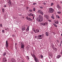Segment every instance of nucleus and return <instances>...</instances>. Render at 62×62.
<instances>
[{"mask_svg":"<svg viewBox=\"0 0 62 62\" xmlns=\"http://www.w3.org/2000/svg\"><path fill=\"white\" fill-rule=\"evenodd\" d=\"M5 30H7V29H5Z\"/></svg>","mask_w":62,"mask_h":62,"instance_id":"53","label":"nucleus"},{"mask_svg":"<svg viewBox=\"0 0 62 62\" xmlns=\"http://www.w3.org/2000/svg\"><path fill=\"white\" fill-rule=\"evenodd\" d=\"M54 50L55 51H56L57 50V49L56 48H55Z\"/></svg>","mask_w":62,"mask_h":62,"instance_id":"41","label":"nucleus"},{"mask_svg":"<svg viewBox=\"0 0 62 62\" xmlns=\"http://www.w3.org/2000/svg\"><path fill=\"white\" fill-rule=\"evenodd\" d=\"M7 61V60L6 59V58H3V62H5V61L6 62Z\"/></svg>","mask_w":62,"mask_h":62,"instance_id":"15","label":"nucleus"},{"mask_svg":"<svg viewBox=\"0 0 62 62\" xmlns=\"http://www.w3.org/2000/svg\"><path fill=\"white\" fill-rule=\"evenodd\" d=\"M27 59H29V56H27Z\"/></svg>","mask_w":62,"mask_h":62,"instance_id":"43","label":"nucleus"},{"mask_svg":"<svg viewBox=\"0 0 62 62\" xmlns=\"http://www.w3.org/2000/svg\"><path fill=\"white\" fill-rule=\"evenodd\" d=\"M56 17L57 18H60V17L58 15H56Z\"/></svg>","mask_w":62,"mask_h":62,"instance_id":"23","label":"nucleus"},{"mask_svg":"<svg viewBox=\"0 0 62 62\" xmlns=\"http://www.w3.org/2000/svg\"><path fill=\"white\" fill-rule=\"evenodd\" d=\"M57 42H58V43L59 42V40H57Z\"/></svg>","mask_w":62,"mask_h":62,"instance_id":"47","label":"nucleus"},{"mask_svg":"<svg viewBox=\"0 0 62 62\" xmlns=\"http://www.w3.org/2000/svg\"><path fill=\"white\" fill-rule=\"evenodd\" d=\"M55 23H56V24H58L59 23V22L58 21L55 22Z\"/></svg>","mask_w":62,"mask_h":62,"instance_id":"24","label":"nucleus"},{"mask_svg":"<svg viewBox=\"0 0 62 62\" xmlns=\"http://www.w3.org/2000/svg\"><path fill=\"white\" fill-rule=\"evenodd\" d=\"M51 18H52L53 19H54V15H53L52 16H51Z\"/></svg>","mask_w":62,"mask_h":62,"instance_id":"27","label":"nucleus"},{"mask_svg":"<svg viewBox=\"0 0 62 62\" xmlns=\"http://www.w3.org/2000/svg\"><path fill=\"white\" fill-rule=\"evenodd\" d=\"M36 10V9H35V8H33V11H35Z\"/></svg>","mask_w":62,"mask_h":62,"instance_id":"36","label":"nucleus"},{"mask_svg":"<svg viewBox=\"0 0 62 62\" xmlns=\"http://www.w3.org/2000/svg\"><path fill=\"white\" fill-rule=\"evenodd\" d=\"M0 27H2V24H0Z\"/></svg>","mask_w":62,"mask_h":62,"instance_id":"46","label":"nucleus"},{"mask_svg":"<svg viewBox=\"0 0 62 62\" xmlns=\"http://www.w3.org/2000/svg\"><path fill=\"white\" fill-rule=\"evenodd\" d=\"M42 39V35H39L38 36L37 39Z\"/></svg>","mask_w":62,"mask_h":62,"instance_id":"4","label":"nucleus"},{"mask_svg":"<svg viewBox=\"0 0 62 62\" xmlns=\"http://www.w3.org/2000/svg\"><path fill=\"white\" fill-rule=\"evenodd\" d=\"M33 31L35 33H38L39 32V29H37L36 30H33Z\"/></svg>","mask_w":62,"mask_h":62,"instance_id":"6","label":"nucleus"},{"mask_svg":"<svg viewBox=\"0 0 62 62\" xmlns=\"http://www.w3.org/2000/svg\"><path fill=\"white\" fill-rule=\"evenodd\" d=\"M21 49H24V45L23 44V43H21Z\"/></svg>","mask_w":62,"mask_h":62,"instance_id":"8","label":"nucleus"},{"mask_svg":"<svg viewBox=\"0 0 62 62\" xmlns=\"http://www.w3.org/2000/svg\"><path fill=\"white\" fill-rule=\"evenodd\" d=\"M29 11L30 12H32V11H33V10L32 9H30L29 10Z\"/></svg>","mask_w":62,"mask_h":62,"instance_id":"30","label":"nucleus"},{"mask_svg":"<svg viewBox=\"0 0 62 62\" xmlns=\"http://www.w3.org/2000/svg\"><path fill=\"white\" fill-rule=\"evenodd\" d=\"M24 48L23 49H22V52H23V53H24Z\"/></svg>","mask_w":62,"mask_h":62,"instance_id":"26","label":"nucleus"},{"mask_svg":"<svg viewBox=\"0 0 62 62\" xmlns=\"http://www.w3.org/2000/svg\"><path fill=\"white\" fill-rule=\"evenodd\" d=\"M37 12L38 13H40V14H41L42 15H43V12H42L40 10H39Z\"/></svg>","mask_w":62,"mask_h":62,"instance_id":"7","label":"nucleus"},{"mask_svg":"<svg viewBox=\"0 0 62 62\" xmlns=\"http://www.w3.org/2000/svg\"><path fill=\"white\" fill-rule=\"evenodd\" d=\"M29 30V27H28L27 28V29H26V31H28Z\"/></svg>","mask_w":62,"mask_h":62,"instance_id":"29","label":"nucleus"},{"mask_svg":"<svg viewBox=\"0 0 62 62\" xmlns=\"http://www.w3.org/2000/svg\"><path fill=\"white\" fill-rule=\"evenodd\" d=\"M46 3L45 2H44V3H43V4H44V5H46Z\"/></svg>","mask_w":62,"mask_h":62,"instance_id":"48","label":"nucleus"},{"mask_svg":"<svg viewBox=\"0 0 62 62\" xmlns=\"http://www.w3.org/2000/svg\"><path fill=\"white\" fill-rule=\"evenodd\" d=\"M40 56L41 57V58H43V55H40Z\"/></svg>","mask_w":62,"mask_h":62,"instance_id":"35","label":"nucleus"},{"mask_svg":"<svg viewBox=\"0 0 62 62\" xmlns=\"http://www.w3.org/2000/svg\"><path fill=\"white\" fill-rule=\"evenodd\" d=\"M61 56L60 55H58L57 56V58L58 59Z\"/></svg>","mask_w":62,"mask_h":62,"instance_id":"18","label":"nucleus"},{"mask_svg":"<svg viewBox=\"0 0 62 62\" xmlns=\"http://www.w3.org/2000/svg\"><path fill=\"white\" fill-rule=\"evenodd\" d=\"M34 59L36 62H39V60L37 57L34 58Z\"/></svg>","mask_w":62,"mask_h":62,"instance_id":"9","label":"nucleus"},{"mask_svg":"<svg viewBox=\"0 0 62 62\" xmlns=\"http://www.w3.org/2000/svg\"><path fill=\"white\" fill-rule=\"evenodd\" d=\"M52 33L54 35H55V32H52Z\"/></svg>","mask_w":62,"mask_h":62,"instance_id":"38","label":"nucleus"},{"mask_svg":"<svg viewBox=\"0 0 62 62\" xmlns=\"http://www.w3.org/2000/svg\"><path fill=\"white\" fill-rule=\"evenodd\" d=\"M11 62H16V60L13 59H11Z\"/></svg>","mask_w":62,"mask_h":62,"instance_id":"16","label":"nucleus"},{"mask_svg":"<svg viewBox=\"0 0 62 62\" xmlns=\"http://www.w3.org/2000/svg\"><path fill=\"white\" fill-rule=\"evenodd\" d=\"M35 39H37V36H35Z\"/></svg>","mask_w":62,"mask_h":62,"instance_id":"45","label":"nucleus"},{"mask_svg":"<svg viewBox=\"0 0 62 62\" xmlns=\"http://www.w3.org/2000/svg\"><path fill=\"white\" fill-rule=\"evenodd\" d=\"M31 33H33V32H32Z\"/></svg>","mask_w":62,"mask_h":62,"instance_id":"58","label":"nucleus"},{"mask_svg":"<svg viewBox=\"0 0 62 62\" xmlns=\"http://www.w3.org/2000/svg\"><path fill=\"white\" fill-rule=\"evenodd\" d=\"M28 17H26V18L27 19V20H28Z\"/></svg>","mask_w":62,"mask_h":62,"instance_id":"52","label":"nucleus"},{"mask_svg":"<svg viewBox=\"0 0 62 62\" xmlns=\"http://www.w3.org/2000/svg\"><path fill=\"white\" fill-rule=\"evenodd\" d=\"M22 30L23 31H24V30H25V27L24 26H22Z\"/></svg>","mask_w":62,"mask_h":62,"instance_id":"12","label":"nucleus"},{"mask_svg":"<svg viewBox=\"0 0 62 62\" xmlns=\"http://www.w3.org/2000/svg\"><path fill=\"white\" fill-rule=\"evenodd\" d=\"M28 20L29 21H32L33 19H32V18H31L30 17H29L28 18Z\"/></svg>","mask_w":62,"mask_h":62,"instance_id":"17","label":"nucleus"},{"mask_svg":"<svg viewBox=\"0 0 62 62\" xmlns=\"http://www.w3.org/2000/svg\"><path fill=\"white\" fill-rule=\"evenodd\" d=\"M12 37H15V35H12Z\"/></svg>","mask_w":62,"mask_h":62,"instance_id":"40","label":"nucleus"},{"mask_svg":"<svg viewBox=\"0 0 62 62\" xmlns=\"http://www.w3.org/2000/svg\"><path fill=\"white\" fill-rule=\"evenodd\" d=\"M6 55V53H3V56H5Z\"/></svg>","mask_w":62,"mask_h":62,"instance_id":"25","label":"nucleus"},{"mask_svg":"<svg viewBox=\"0 0 62 62\" xmlns=\"http://www.w3.org/2000/svg\"><path fill=\"white\" fill-rule=\"evenodd\" d=\"M8 40H7L6 41V47H8Z\"/></svg>","mask_w":62,"mask_h":62,"instance_id":"13","label":"nucleus"},{"mask_svg":"<svg viewBox=\"0 0 62 62\" xmlns=\"http://www.w3.org/2000/svg\"><path fill=\"white\" fill-rule=\"evenodd\" d=\"M53 24L54 25V26L56 27H57V25H56L54 23Z\"/></svg>","mask_w":62,"mask_h":62,"instance_id":"22","label":"nucleus"},{"mask_svg":"<svg viewBox=\"0 0 62 62\" xmlns=\"http://www.w3.org/2000/svg\"><path fill=\"white\" fill-rule=\"evenodd\" d=\"M48 21H49V22H52V21H51V20L49 19L48 20Z\"/></svg>","mask_w":62,"mask_h":62,"instance_id":"37","label":"nucleus"},{"mask_svg":"<svg viewBox=\"0 0 62 62\" xmlns=\"http://www.w3.org/2000/svg\"><path fill=\"white\" fill-rule=\"evenodd\" d=\"M61 23V24H62V23Z\"/></svg>","mask_w":62,"mask_h":62,"instance_id":"57","label":"nucleus"},{"mask_svg":"<svg viewBox=\"0 0 62 62\" xmlns=\"http://www.w3.org/2000/svg\"><path fill=\"white\" fill-rule=\"evenodd\" d=\"M7 2L9 6L10 7L11 4V0H8Z\"/></svg>","mask_w":62,"mask_h":62,"instance_id":"5","label":"nucleus"},{"mask_svg":"<svg viewBox=\"0 0 62 62\" xmlns=\"http://www.w3.org/2000/svg\"><path fill=\"white\" fill-rule=\"evenodd\" d=\"M57 13H58V14H60L61 13V12L60 11H58L57 12Z\"/></svg>","mask_w":62,"mask_h":62,"instance_id":"31","label":"nucleus"},{"mask_svg":"<svg viewBox=\"0 0 62 62\" xmlns=\"http://www.w3.org/2000/svg\"><path fill=\"white\" fill-rule=\"evenodd\" d=\"M40 8H43V7H40Z\"/></svg>","mask_w":62,"mask_h":62,"instance_id":"49","label":"nucleus"},{"mask_svg":"<svg viewBox=\"0 0 62 62\" xmlns=\"http://www.w3.org/2000/svg\"><path fill=\"white\" fill-rule=\"evenodd\" d=\"M28 16H31V13H30V14H29L28 15Z\"/></svg>","mask_w":62,"mask_h":62,"instance_id":"44","label":"nucleus"},{"mask_svg":"<svg viewBox=\"0 0 62 62\" xmlns=\"http://www.w3.org/2000/svg\"><path fill=\"white\" fill-rule=\"evenodd\" d=\"M19 59L21 62H23L24 61L23 59L22 58V57H21L19 58Z\"/></svg>","mask_w":62,"mask_h":62,"instance_id":"10","label":"nucleus"},{"mask_svg":"<svg viewBox=\"0 0 62 62\" xmlns=\"http://www.w3.org/2000/svg\"><path fill=\"white\" fill-rule=\"evenodd\" d=\"M48 10H49V12L50 13H53L54 11V9L52 8H49Z\"/></svg>","mask_w":62,"mask_h":62,"instance_id":"2","label":"nucleus"},{"mask_svg":"<svg viewBox=\"0 0 62 62\" xmlns=\"http://www.w3.org/2000/svg\"><path fill=\"white\" fill-rule=\"evenodd\" d=\"M46 36H49V33L47 32H46Z\"/></svg>","mask_w":62,"mask_h":62,"instance_id":"19","label":"nucleus"},{"mask_svg":"<svg viewBox=\"0 0 62 62\" xmlns=\"http://www.w3.org/2000/svg\"><path fill=\"white\" fill-rule=\"evenodd\" d=\"M50 62H52V61H50Z\"/></svg>","mask_w":62,"mask_h":62,"instance_id":"56","label":"nucleus"},{"mask_svg":"<svg viewBox=\"0 0 62 62\" xmlns=\"http://www.w3.org/2000/svg\"><path fill=\"white\" fill-rule=\"evenodd\" d=\"M53 5H54V3H52L51 4V6H52Z\"/></svg>","mask_w":62,"mask_h":62,"instance_id":"39","label":"nucleus"},{"mask_svg":"<svg viewBox=\"0 0 62 62\" xmlns=\"http://www.w3.org/2000/svg\"><path fill=\"white\" fill-rule=\"evenodd\" d=\"M62 41H61V43H60V44L59 45V46L60 47H61V46H62Z\"/></svg>","mask_w":62,"mask_h":62,"instance_id":"21","label":"nucleus"},{"mask_svg":"<svg viewBox=\"0 0 62 62\" xmlns=\"http://www.w3.org/2000/svg\"><path fill=\"white\" fill-rule=\"evenodd\" d=\"M2 11L3 12H4L5 11V9L3 8L2 9Z\"/></svg>","mask_w":62,"mask_h":62,"instance_id":"32","label":"nucleus"},{"mask_svg":"<svg viewBox=\"0 0 62 62\" xmlns=\"http://www.w3.org/2000/svg\"><path fill=\"white\" fill-rule=\"evenodd\" d=\"M47 2V1H46V2Z\"/></svg>","mask_w":62,"mask_h":62,"instance_id":"59","label":"nucleus"},{"mask_svg":"<svg viewBox=\"0 0 62 62\" xmlns=\"http://www.w3.org/2000/svg\"><path fill=\"white\" fill-rule=\"evenodd\" d=\"M31 16H34V15L32 13H31Z\"/></svg>","mask_w":62,"mask_h":62,"instance_id":"33","label":"nucleus"},{"mask_svg":"<svg viewBox=\"0 0 62 62\" xmlns=\"http://www.w3.org/2000/svg\"><path fill=\"white\" fill-rule=\"evenodd\" d=\"M7 7V6H6V5H4V7Z\"/></svg>","mask_w":62,"mask_h":62,"instance_id":"51","label":"nucleus"},{"mask_svg":"<svg viewBox=\"0 0 62 62\" xmlns=\"http://www.w3.org/2000/svg\"><path fill=\"white\" fill-rule=\"evenodd\" d=\"M7 29V30L8 29V28H7V29Z\"/></svg>","mask_w":62,"mask_h":62,"instance_id":"55","label":"nucleus"},{"mask_svg":"<svg viewBox=\"0 0 62 62\" xmlns=\"http://www.w3.org/2000/svg\"><path fill=\"white\" fill-rule=\"evenodd\" d=\"M60 3H61V5H62V2L61 1H60Z\"/></svg>","mask_w":62,"mask_h":62,"instance_id":"34","label":"nucleus"},{"mask_svg":"<svg viewBox=\"0 0 62 62\" xmlns=\"http://www.w3.org/2000/svg\"><path fill=\"white\" fill-rule=\"evenodd\" d=\"M2 33H5V30H3L2 31Z\"/></svg>","mask_w":62,"mask_h":62,"instance_id":"28","label":"nucleus"},{"mask_svg":"<svg viewBox=\"0 0 62 62\" xmlns=\"http://www.w3.org/2000/svg\"><path fill=\"white\" fill-rule=\"evenodd\" d=\"M57 8H58V9H61V7L59 6V5L58 4L57 5Z\"/></svg>","mask_w":62,"mask_h":62,"instance_id":"11","label":"nucleus"},{"mask_svg":"<svg viewBox=\"0 0 62 62\" xmlns=\"http://www.w3.org/2000/svg\"><path fill=\"white\" fill-rule=\"evenodd\" d=\"M50 55L51 57H52L53 56V54H52L51 55L50 54Z\"/></svg>","mask_w":62,"mask_h":62,"instance_id":"42","label":"nucleus"},{"mask_svg":"<svg viewBox=\"0 0 62 62\" xmlns=\"http://www.w3.org/2000/svg\"><path fill=\"white\" fill-rule=\"evenodd\" d=\"M17 43H15V45L16 46V45H17Z\"/></svg>","mask_w":62,"mask_h":62,"instance_id":"50","label":"nucleus"},{"mask_svg":"<svg viewBox=\"0 0 62 62\" xmlns=\"http://www.w3.org/2000/svg\"><path fill=\"white\" fill-rule=\"evenodd\" d=\"M39 19H37V21L38 22H41L43 21V17L40 15L39 16Z\"/></svg>","mask_w":62,"mask_h":62,"instance_id":"1","label":"nucleus"},{"mask_svg":"<svg viewBox=\"0 0 62 62\" xmlns=\"http://www.w3.org/2000/svg\"><path fill=\"white\" fill-rule=\"evenodd\" d=\"M31 55H32V56L34 58H36V56H35V55L34 54H31Z\"/></svg>","mask_w":62,"mask_h":62,"instance_id":"14","label":"nucleus"},{"mask_svg":"<svg viewBox=\"0 0 62 62\" xmlns=\"http://www.w3.org/2000/svg\"><path fill=\"white\" fill-rule=\"evenodd\" d=\"M33 5H35V3H33Z\"/></svg>","mask_w":62,"mask_h":62,"instance_id":"54","label":"nucleus"},{"mask_svg":"<svg viewBox=\"0 0 62 62\" xmlns=\"http://www.w3.org/2000/svg\"><path fill=\"white\" fill-rule=\"evenodd\" d=\"M40 25L41 26H45L46 25L47 23H40Z\"/></svg>","mask_w":62,"mask_h":62,"instance_id":"3","label":"nucleus"},{"mask_svg":"<svg viewBox=\"0 0 62 62\" xmlns=\"http://www.w3.org/2000/svg\"><path fill=\"white\" fill-rule=\"evenodd\" d=\"M45 17L47 19H49V16H48L46 15L45 16Z\"/></svg>","mask_w":62,"mask_h":62,"instance_id":"20","label":"nucleus"}]
</instances>
